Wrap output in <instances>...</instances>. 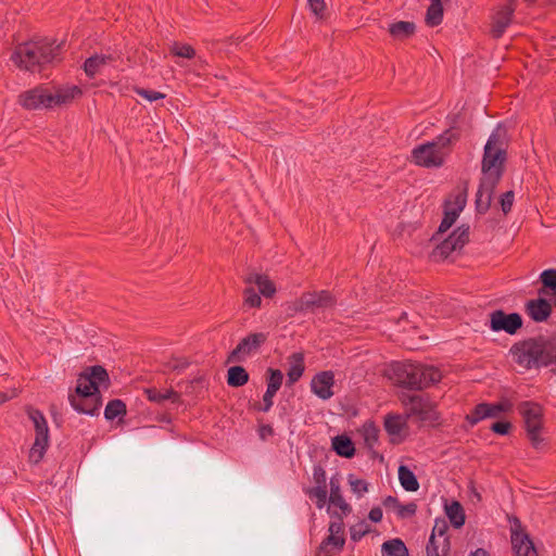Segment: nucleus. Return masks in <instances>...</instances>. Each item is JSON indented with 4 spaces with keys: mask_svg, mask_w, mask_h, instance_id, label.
<instances>
[{
    "mask_svg": "<svg viewBox=\"0 0 556 556\" xmlns=\"http://www.w3.org/2000/svg\"><path fill=\"white\" fill-rule=\"evenodd\" d=\"M488 414L486 403H480L466 415V421H468L470 426H476L481 420L488 418Z\"/></svg>",
    "mask_w": 556,
    "mask_h": 556,
    "instance_id": "nucleus-39",
    "label": "nucleus"
},
{
    "mask_svg": "<svg viewBox=\"0 0 556 556\" xmlns=\"http://www.w3.org/2000/svg\"><path fill=\"white\" fill-rule=\"evenodd\" d=\"M290 368L287 372L289 386L295 383L302 377L305 369L303 354L293 353L290 356Z\"/></svg>",
    "mask_w": 556,
    "mask_h": 556,
    "instance_id": "nucleus-28",
    "label": "nucleus"
},
{
    "mask_svg": "<svg viewBox=\"0 0 556 556\" xmlns=\"http://www.w3.org/2000/svg\"><path fill=\"white\" fill-rule=\"evenodd\" d=\"M81 93V89L77 86L48 88L40 85L22 92L18 96V103L26 110L53 109L71 103Z\"/></svg>",
    "mask_w": 556,
    "mask_h": 556,
    "instance_id": "nucleus-4",
    "label": "nucleus"
},
{
    "mask_svg": "<svg viewBox=\"0 0 556 556\" xmlns=\"http://www.w3.org/2000/svg\"><path fill=\"white\" fill-rule=\"evenodd\" d=\"M262 304V299L258 292L255 291L253 286L248 285L243 290V307L256 308Z\"/></svg>",
    "mask_w": 556,
    "mask_h": 556,
    "instance_id": "nucleus-38",
    "label": "nucleus"
},
{
    "mask_svg": "<svg viewBox=\"0 0 556 556\" xmlns=\"http://www.w3.org/2000/svg\"><path fill=\"white\" fill-rule=\"evenodd\" d=\"M468 241L469 226L462 225L432 250L430 257L433 262L445 261L453 252H459Z\"/></svg>",
    "mask_w": 556,
    "mask_h": 556,
    "instance_id": "nucleus-10",
    "label": "nucleus"
},
{
    "mask_svg": "<svg viewBox=\"0 0 556 556\" xmlns=\"http://www.w3.org/2000/svg\"><path fill=\"white\" fill-rule=\"evenodd\" d=\"M349 483L353 493L358 497L368 491V483L363 479L355 478L353 475L349 476Z\"/></svg>",
    "mask_w": 556,
    "mask_h": 556,
    "instance_id": "nucleus-46",
    "label": "nucleus"
},
{
    "mask_svg": "<svg viewBox=\"0 0 556 556\" xmlns=\"http://www.w3.org/2000/svg\"><path fill=\"white\" fill-rule=\"evenodd\" d=\"M515 193L513 190L504 192L500 198V204L503 213L506 215L511 211Z\"/></svg>",
    "mask_w": 556,
    "mask_h": 556,
    "instance_id": "nucleus-51",
    "label": "nucleus"
},
{
    "mask_svg": "<svg viewBox=\"0 0 556 556\" xmlns=\"http://www.w3.org/2000/svg\"><path fill=\"white\" fill-rule=\"evenodd\" d=\"M389 34L395 40H405L415 35L416 25L414 22L399 21L389 25Z\"/></svg>",
    "mask_w": 556,
    "mask_h": 556,
    "instance_id": "nucleus-24",
    "label": "nucleus"
},
{
    "mask_svg": "<svg viewBox=\"0 0 556 556\" xmlns=\"http://www.w3.org/2000/svg\"><path fill=\"white\" fill-rule=\"evenodd\" d=\"M110 386V378L106 369L101 365L87 367L77 378L75 394L70 395L72 407L78 413L96 415L101 406V394L99 388Z\"/></svg>",
    "mask_w": 556,
    "mask_h": 556,
    "instance_id": "nucleus-2",
    "label": "nucleus"
},
{
    "mask_svg": "<svg viewBox=\"0 0 556 556\" xmlns=\"http://www.w3.org/2000/svg\"><path fill=\"white\" fill-rule=\"evenodd\" d=\"M511 546L516 556H536L533 542L522 531L511 532Z\"/></svg>",
    "mask_w": 556,
    "mask_h": 556,
    "instance_id": "nucleus-21",
    "label": "nucleus"
},
{
    "mask_svg": "<svg viewBox=\"0 0 556 556\" xmlns=\"http://www.w3.org/2000/svg\"><path fill=\"white\" fill-rule=\"evenodd\" d=\"M313 479L316 484L315 486H327V476L321 465L314 466Z\"/></svg>",
    "mask_w": 556,
    "mask_h": 556,
    "instance_id": "nucleus-53",
    "label": "nucleus"
},
{
    "mask_svg": "<svg viewBox=\"0 0 556 556\" xmlns=\"http://www.w3.org/2000/svg\"><path fill=\"white\" fill-rule=\"evenodd\" d=\"M506 130L496 127L490 135L481 163L482 177L476 194V211L485 214L492 204L494 190L500 184L506 161Z\"/></svg>",
    "mask_w": 556,
    "mask_h": 556,
    "instance_id": "nucleus-1",
    "label": "nucleus"
},
{
    "mask_svg": "<svg viewBox=\"0 0 556 556\" xmlns=\"http://www.w3.org/2000/svg\"><path fill=\"white\" fill-rule=\"evenodd\" d=\"M511 429V424L509 421H496L492 424L491 430L501 435H506L509 433Z\"/></svg>",
    "mask_w": 556,
    "mask_h": 556,
    "instance_id": "nucleus-55",
    "label": "nucleus"
},
{
    "mask_svg": "<svg viewBox=\"0 0 556 556\" xmlns=\"http://www.w3.org/2000/svg\"><path fill=\"white\" fill-rule=\"evenodd\" d=\"M332 448L341 457L351 458L355 454L353 441L348 435H337L332 439Z\"/></svg>",
    "mask_w": 556,
    "mask_h": 556,
    "instance_id": "nucleus-27",
    "label": "nucleus"
},
{
    "mask_svg": "<svg viewBox=\"0 0 556 556\" xmlns=\"http://www.w3.org/2000/svg\"><path fill=\"white\" fill-rule=\"evenodd\" d=\"M10 397L5 394V393H0V403H4L9 400Z\"/></svg>",
    "mask_w": 556,
    "mask_h": 556,
    "instance_id": "nucleus-61",
    "label": "nucleus"
},
{
    "mask_svg": "<svg viewBox=\"0 0 556 556\" xmlns=\"http://www.w3.org/2000/svg\"><path fill=\"white\" fill-rule=\"evenodd\" d=\"M267 334L264 332H254L240 340L238 345L229 353L227 363H241L247 356L256 353L266 342Z\"/></svg>",
    "mask_w": 556,
    "mask_h": 556,
    "instance_id": "nucleus-12",
    "label": "nucleus"
},
{
    "mask_svg": "<svg viewBox=\"0 0 556 556\" xmlns=\"http://www.w3.org/2000/svg\"><path fill=\"white\" fill-rule=\"evenodd\" d=\"M450 127L441 135H439L435 139L430 141L432 144H435V149L443 152V159L445 160L446 155L451 151V147L455 144L460 138V131L457 127V115L448 116Z\"/></svg>",
    "mask_w": 556,
    "mask_h": 556,
    "instance_id": "nucleus-18",
    "label": "nucleus"
},
{
    "mask_svg": "<svg viewBox=\"0 0 556 556\" xmlns=\"http://www.w3.org/2000/svg\"><path fill=\"white\" fill-rule=\"evenodd\" d=\"M134 90L138 96L144 98L149 102L162 100L166 97L165 93H162L160 91L144 89L140 87H136Z\"/></svg>",
    "mask_w": 556,
    "mask_h": 556,
    "instance_id": "nucleus-48",
    "label": "nucleus"
},
{
    "mask_svg": "<svg viewBox=\"0 0 556 556\" xmlns=\"http://www.w3.org/2000/svg\"><path fill=\"white\" fill-rule=\"evenodd\" d=\"M554 296H555V306H556V292L554 293Z\"/></svg>",
    "mask_w": 556,
    "mask_h": 556,
    "instance_id": "nucleus-64",
    "label": "nucleus"
},
{
    "mask_svg": "<svg viewBox=\"0 0 556 556\" xmlns=\"http://www.w3.org/2000/svg\"><path fill=\"white\" fill-rule=\"evenodd\" d=\"M282 380H283V375H282L281 370L274 369V368L267 369L266 382H267L268 390L275 391L277 393L278 390L281 388Z\"/></svg>",
    "mask_w": 556,
    "mask_h": 556,
    "instance_id": "nucleus-41",
    "label": "nucleus"
},
{
    "mask_svg": "<svg viewBox=\"0 0 556 556\" xmlns=\"http://www.w3.org/2000/svg\"><path fill=\"white\" fill-rule=\"evenodd\" d=\"M369 532L370 527L365 520L358 521L350 528L351 540L354 542H358Z\"/></svg>",
    "mask_w": 556,
    "mask_h": 556,
    "instance_id": "nucleus-43",
    "label": "nucleus"
},
{
    "mask_svg": "<svg viewBox=\"0 0 556 556\" xmlns=\"http://www.w3.org/2000/svg\"><path fill=\"white\" fill-rule=\"evenodd\" d=\"M334 298L327 290L319 292H305L294 302V309L296 312L314 313L319 308L331 307L334 305Z\"/></svg>",
    "mask_w": 556,
    "mask_h": 556,
    "instance_id": "nucleus-13",
    "label": "nucleus"
},
{
    "mask_svg": "<svg viewBox=\"0 0 556 556\" xmlns=\"http://www.w3.org/2000/svg\"><path fill=\"white\" fill-rule=\"evenodd\" d=\"M249 381V374L242 366H232L227 372V383L230 387H242Z\"/></svg>",
    "mask_w": 556,
    "mask_h": 556,
    "instance_id": "nucleus-31",
    "label": "nucleus"
},
{
    "mask_svg": "<svg viewBox=\"0 0 556 556\" xmlns=\"http://www.w3.org/2000/svg\"><path fill=\"white\" fill-rule=\"evenodd\" d=\"M516 10V0H507L493 15L491 34L494 38H501L513 21Z\"/></svg>",
    "mask_w": 556,
    "mask_h": 556,
    "instance_id": "nucleus-17",
    "label": "nucleus"
},
{
    "mask_svg": "<svg viewBox=\"0 0 556 556\" xmlns=\"http://www.w3.org/2000/svg\"><path fill=\"white\" fill-rule=\"evenodd\" d=\"M382 505L387 508V509H392L396 513L397 510V507L400 505V502L397 500V497L395 496H387L383 501H382Z\"/></svg>",
    "mask_w": 556,
    "mask_h": 556,
    "instance_id": "nucleus-57",
    "label": "nucleus"
},
{
    "mask_svg": "<svg viewBox=\"0 0 556 556\" xmlns=\"http://www.w3.org/2000/svg\"><path fill=\"white\" fill-rule=\"evenodd\" d=\"M382 509L380 507H372L368 514V518L372 522H379L382 519Z\"/></svg>",
    "mask_w": 556,
    "mask_h": 556,
    "instance_id": "nucleus-58",
    "label": "nucleus"
},
{
    "mask_svg": "<svg viewBox=\"0 0 556 556\" xmlns=\"http://www.w3.org/2000/svg\"><path fill=\"white\" fill-rule=\"evenodd\" d=\"M469 556H489V553L483 548H477L475 552H471Z\"/></svg>",
    "mask_w": 556,
    "mask_h": 556,
    "instance_id": "nucleus-60",
    "label": "nucleus"
},
{
    "mask_svg": "<svg viewBox=\"0 0 556 556\" xmlns=\"http://www.w3.org/2000/svg\"><path fill=\"white\" fill-rule=\"evenodd\" d=\"M27 415L34 424L36 437L35 442L29 451V460L38 464L49 445V428L43 414L35 408H28Z\"/></svg>",
    "mask_w": 556,
    "mask_h": 556,
    "instance_id": "nucleus-8",
    "label": "nucleus"
},
{
    "mask_svg": "<svg viewBox=\"0 0 556 556\" xmlns=\"http://www.w3.org/2000/svg\"><path fill=\"white\" fill-rule=\"evenodd\" d=\"M334 375L332 371H321L316 374L312 381L311 388L314 394L326 401L333 395Z\"/></svg>",
    "mask_w": 556,
    "mask_h": 556,
    "instance_id": "nucleus-19",
    "label": "nucleus"
},
{
    "mask_svg": "<svg viewBox=\"0 0 556 556\" xmlns=\"http://www.w3.org/2000/svg\"><path fill=\"white\" fill-rule=\"evenodd\" d=\"M518 413L522 416L527 438L536 451L545 448V439L542 437L543 408L540 404L526 401L518 405Z\"/></svg>",
    "mask_w": 556,
    "mask_h": 556,
    "instance_id": "nucleus-7",
    "label": "nucleus"
},
{
    "mask_svg": "<svg viewBox=\"0 0 556 556\" xmlns=\"http://www.w3.org/2000/svg\"><path fill=\"white\" fill-rule=\"evenodd\" d=\"M243 282L251 286L256 285L260 295L265 298H271L276 293L274 282L266 275L250 273L243 278Z\"/></svg>",
    "mask_w": 556,
    "mask_h": 556,
    "instance_id": "nucleus-23",
    "label": "nucleus"
},
{
    "mask_svg": "<svg viewBox=\"0 0 556 556\" xmlns=\"http://www.w3.org/2000/svg\"><path fill=\"white\" fill-rule=\"evenodd\" d=\"M334 520L329 523V534L325 538L319 547L318 556H333V551L341 552L345 545L343 517L333 514Z\"/></svg>",
    "mask_w": 556,
    "mask_h": 556,
    "instance_id": "nucleus-11",
    "label": "nucleus"
},
{
    "mask_svg": "<svg viewBox=\"0 0 556 556\" xmlns=\"http://www.w3.org/2000/svg\"><path fill=\"white\" fill-rule=\"evenodd\" d=\"M458 213L451 210V201L445 202L444 217L439 226L438 235L448 230L452 225L456 222Z\"/></svg>",
    "mask_w": 556,
    "mask_h": 556,
    "instance_id": "nucleus-40",
    "label": "nucleus"
},
{
    "mask_svg": "<svg viewBox=\"0 0 556 556\" xmlns=\"http://www.w3.org/2000/svg\"><path fill=\"white\" fill-rule=\"evenodd\" d=\"M417 505L414 502L407 503L405 505L401 504L397 507L396 515L401 519H406L416 514Z\"/></svg>",
    "mask_w": 556,
    "mask_h": 556,
    "instance_id": "nucleus-52",
    "label": "nucleus"
},
{
    "mask_svg": "<svg viewBox=\"0 0 556 556\" xmlns=\"http://www.w3.org/2000/svg\"><path fill=\"white\" fill-rule=\"evenodd\" d=\"M412 161L419 166L431 168L440 167L444 163L443 152L435 149V144L426 142L412 150Z\"/></svg>",
    "mask_w": 556,
    "mask_h": 556,
    "instance_id": "nucleus-15",
    "label": "nucleus"
},
{
    "mask_svg": "<svg viewBox=\"0 0 556 556\" xmlns=\"http://www.w3.org/2000/svg\"><path fill=\"white\" fill-rule=\"evenodd\" d=\"M170 53L178 58L193 59L195 50L188 43L174 42L170 47Z\"/></svg>",
    "mask_w": 556,
    "mask_h": 556,
    "instance_id": "nucleus-42",
    "label": "nucleus"
},
{
    "mask_svg": "<svg viewBox=\"0 0 556 556\" xmlns=\"http://www.w3.org/2000/svg\"><path fill=\"white\" fill-rule=\"evenodd\" d=\"M391 371L397 386L410 390L428 388L442 378L438 368L417 363L396 362L391 365Z\"/></svg>",
    "mask_w": 556,
    "mask_h": 556,
    "instance_id": "nucleus-6",
    "label": "nucleus"
},
{
    "mask_svg": "<svg viewBox=\"0 0 556 556\" xmlns=\"http://www.w3.org/2000/svg\"><path fill=\"white\" fill-rule=\"evenodd\" d=\"M366 441H367V442H369V441H370V434H368V435L366 437Z\"/></svg>",
    "mask_w": 556,
    "mask_h": 556,
    "instance_id": "nucleus-63",
    "label": "nucleus"
},
{
    "mask_svg": "<svg viewBox=\"0 0 556 556\" xmlns=\"http://www.w3.org/2000/svg\"><path fill=\"white\" fill-rule=\"evenodd\" d=\"M522 327V317L518 313L506 314L502 309H496L490 314V328L492 331H505L508 334H515Z\"/></svg>",
    "mask_w": 556,
    "mask_h": 556,
    "instance_id": "nucleus-16",
    "label": "nucleus"
},
{
    "mask_svg": "<svg viewBox=\"0 0 556 556\" xmlns=\"http://www.w3.org/2000/svg\"><path fill=\"white\" fill-rule=\"evenodd\" d=\"M127 413L126 404L118 399L111 400L104 409V417L108 420H113L116 417H123Z\"/></svg>",
    "mask_w": 556,
    "mask_h": 556,
    "instance_id": "nucleus-37",
    "label": "nucleus"
},
{
    "mask_svg": "<svg viewBox=\"0 0 556 556\" xmlns=\"http://www.w3.org/2000/svg\"><path fill=\"white\" fill-rule=\"evenodd\" d=\"M27 415L34 424L36 437L35 442L29 451V460L38 464L49 445V428L43 414L35 408H28Z\"/></svg>",
    "mask_w": 556,
    "mask_h": 556,
    "instance_id": "nucleus-9",
    "label": "nucleus"
},
{
    "mask_svg": "<svg viewBox=\"0 0 556 556\" xmlns=\"http://www.w3.org/2000/svg\"><path fill=\"white\" fill-rule=\"evenodd\" d=\"M399 480L404 490L416 492L419 489V482L415 473L406 466L399 467Z\"/></svg>",
    "mask_w": 556,
    "mask_h": 556,
    "instance_id": "nucleus-30",
    "label": "nucleus"
},
{
    "mask_svg": "<svg viewBox=\"0 0 556 556\" xmlns=\"http://www.w3.org/2000/svg\"><path fill=\"white\" fill-rule=\"evenodd\" d=\"M511 405L507 402H500V403H486V408L489 410L488 418H497L501 416V414L508 412L510 409Z\"/></svg>",
    "mask_w": 556,
    "mask_h": 556,
    "instance_id": "nucleus-45",
    "label": "nucleus"
},
{
    "mask_svg": "<svg viewBox=\"0 0 556 556\" xmlns=\"http://www.w3.org/2000/svg\"><path fill=\"white\" fill-rule=\"evenodd\" d=\"M59 48L60 46L47 40L24 42L15 48L11 60L21 70L40 72L55 59Z\"/></svg>",
    "mask_w": 556,
    "mask_h": 556,
    "instance_id": "nucleus-5",
    "label": "nucleus"
},
{
    "mask_svg": "<svg viewBox=\"0 0 556 556\" xmlns=\"http://www.w3.org/2000/svg\"><path fill=\"white\" fill-rule=\"evenodd\" d=\"M382 556H408V551L402 540L393 539L382 544Z\"/></svg>",
    "mask_w": 556,
    "mask_h": 556,
    "instance_id": "nucleus-33",
    "label": "nucleus"
},
{
    "mask_svg": "<svg viewBox=\"0 0 556 556\" xmlns=\"http://www.w3.org/2000/svg\"><path fill=\"white\" fill-rule=\"evenodd\" d=\"M114 58L111 54H94L88 58L84 63V70L88 77H94L100 68L112 62Z\"/></svg>",
    "mask_w": 556,
    "mask_h": 556,
    "instance_id": "nucleus-26",
    "label": "nucleus"
},
{
    "mask_svg": "<svg viewBox=\"0 0 556 556\" xmlns=\"http://www.w3.org/2000/svg\"><path fill=\"white\" fill-rule=\"evenodd\" d=\"M329 503L341 510V516H348L352 511V507L348 504L341 493V478L340 476L333 475L329 481Z\"/></svg>",
    "mask_w": 556,
    "mask_h": 556,
    "instance_id": "nucleus-20",
    "label": "nucleus"
},
{
    "mask_svg": "<svg viewBox=\"0 0 556 556\" xmlns=\"http://www.w3.org/2000/svg\"><path fill=\"white\" fill-rule=\"evenodd\" d=\"M311 11L318 18L324 17V11L326 9L325 0H307Z\"/></svg>",
    "mask_w": 556,
    "mask_h": 556,
    "instance_id": "nucleus-54",
    "label": "nucleus"
},
{
    "mask_svg": "<svg viewBox=\"0 0 556 556\" xmlns=\"http://www.w3.org/2000/svg\"><path fill=\"white\" fill-rule=\"evenodd\" d=\"M370 441H377V435H376V433H374L372 435H370Z\"/></svg>",
    "mask_w": 556,
    "mask_h": 556,
    "instance_id": "nucleus-62",
    "label": "nucleus"
},
{
    "mask_svg": "<svg viewBox=\"0 0 556 556\" xmlns=\"http://www.w3.org/2000/svg\"><path fill=\"white\" fill-rule=\"evenodd\" d=\"M510 353L525 369L556 365V337L539 336L516 342Z\"/></svg>",
    "mask_w": 556,
    "mask_h": 556,
    "instance_id": "nucleus-3",
    "label": "nucleus"
},
{
    "mask_svg": "<svg viewBox=\"0 0 556 556\" xmlns=\"http://www.w3.org/2000/svg\"><path fill=\"white\" fill-rule=\"evenodd\" d=\"M147 399L156 404H162L165 401H170L172 403H178L180 400L179 393L174 391L173 389L160 390L156 388H148L144 390Z\"/></svg>",
    "mask_w": 556,
    "mask_h": 556,
    "instance_id": "nucleus-25",
    "label": "nucleus"
},
{
    "mask_svg": "<svg viewBox=\"0 0 556 556\" xmlns=\"http://www.w3.org/2000/svg\"><path fill=\"white\" fill-rule=\"evenodd\" d=\"M467 202V184L454 194V200L451 202V210L460 213Z\"/></svg>",
    "mask_w": 556,
    "mask_h": 556,
    "instance_id": "nucleus-44",
    "label": "nucleus"
},
{
    "mask_svg": "<svg viewBox=\"0 0 556 556\" xmlns=\"http://www.w3.org/2000/svg\"><path fill=\"white\" fill-rule=\"evenodd\" d=\"M189 366V362L186 358H173L167 364L166 367L169 370L181 371Z\"/></svg>",
    "mask_w": 556,
    "mask_h": 556,
    "instance_id": "nucleus-56",
    "label": "nucleus"
},
{
    "mask_svg": "<svg viewBox=\"0 0 556 556\" xmlns=\"http://www.w3.org/2000/svg\"><path fill=\"white\" fill-rule=\"evenodd\" d=\"M447 530H448V526H447L446 521L443 519H437L434 522L431 535H430L432 543L434 542V539H438V538L448 539V536L446 535Z\"/></svg>",
    "mask_w": 556,
    "mask_h": 556,
    "instance_id": "nucleus-47",
    "label": "nucleus"
},
{
    "mask_svg": "<svg viewBox=\"0 0 556 556\" xmlns=\"http://www.w3.org/2000/svg\"><path fill=\"white\" fill-rule=\"evenodd\" d=\"M443 21V7L441 0L432 1L427 9L425 22L429 27L438 26Z\"/></svg>",
    "mask_w": 556,
    "mask_h": 556,
    "instance_id": "nucleus-32",
    "label": "nucleus"
},
{
    "mask_svg": "<svg viewBox=\"0 0 556 556\" xmlns=\"http://www.w3.org/2000/svg\"><path fill=\"white\" fill-rule=\"evenodd\" d=\"M304 493L315 502L317 508L321 509L325 507L328 500L327 486H312L304 489Z\"/></svg>",
    "mask_w": 556,
    "mask_h": 556,
    "instance_id": "nucleus-36",
    "label": "nucleus"
},
{
    "mask_svg": "<svg viewBox=\"0 0 556 556\" xmlns=\"http://www.w3.org/2000/svg\"><path fill=\"white\" fill-rule=\"evenodd\" d=\"M450 551V539H434L432 543L431 538L427 544V556H446Z\"/></svg>",
    "mask_w": 556,
    "mask_h": 556,
    "instance_id": "nucleus-35",
    "label": "nucleus"
},
{
    "mask_svg": "<svg viewBox=\"0 0 556 556\" xmlns=\"http://www.w3.org/2000/svg\"><path fill=\"white\" fill-rule=\"evenodd\" d=\"M445 513L454 528L458 529L465 525L466 516L459 502L453 501L445 505Z\"/></svg>",
    "mask_w": 556,
    "mask_h": 556,
    "instance_id": "nucleus-29",
    "label": "nucleus"
},
{
    "mask_svg": "<svg viewBox=\"0 0 556 556\" xmlns=\"http://www.w3.org/2000/svg\"><path fill=\"white\" fill-rule=\"evenodd\" d=\"M527 314L536 323L545 321L551 313L552 305L551 303L542 298L530 300L526 304Z\"/></svg>",
    "mask_w": 556,
    "mask_h": 556,
    "instance_id": "nucleus-22",
    "label": "nucleus"
},
{
    "mask_svg": "<svg viewBox=\"0 0 556 556\" xmlns=\"http://www.w3.org/2000/svg\"><path fill=\"white\" fill-rule=\"evenodd\" d=\"M276 395V392L275 391H271V390H268L266 389L264 395H263V403H257L255 405V409L257 410H261V412H268L273 405H274V396Z\"/></svg>",
    "mask_w": 556,
    "mask_h": 556,
    "instance_id": "nucleus-50",
    "label": "nucleus"
},
{
    "mask_svg": "<svg viewBox=\"0 0 556 556\" xmlns=\"http://www.w3.org/2000/svg\"><path fill=\"white\" fill-rule=\"evenodd\" d=\"M540 278L545 288H549L554 293H556V269L544 270Z\"/></svg>",
    "mask_w": 556,
    "mask_h": 556,
    "instance_id": "nucleus-49",
    "label": "nucleus"
},
{
    "mask_svg": "<svg viewBox=\"0 0 556 556\" xmlns=\"http://www.w3.org/2000/svg\"><path fill=\"white\" fill-rule=\"evenodd\" d=\"M401 400L406 406L408 416H416L421 421H432L438 419L433 405L424 396L407 394L403 395Z\"/></svg>",
    "mask_w": 556,
    "mask_h": 556,
    "instance_id": "nucleus-14",
    "label": "nucleus"
},
{
    "mask_svg": "<svg viewBox=\"0 0 556 556\" xmlns=\"http://www.w3.org/2000/svg\"><path fill=\"white\" fill-rule=\"evenodd\" d=\"M258 432H260L261 439L265 440L267 437L274 434V429L270 425H262L260 427Z\"/></svg>",
    "mask_w": 556,
    "mask_h": 556,
    "instance_id": "nucleus-59",
    "label": "nucleus"
},
{
    "mask_svg": "<svg viewBox=\"0 0 556 556\" xmlns=\"http://www.w3.org/2000/svg\"><path fill=\"white\" fill-rule=\"evenodd\" d=\"M406 426V419L400 415H387L384 429L390 435H400Z\"/></svg>",
    "mask_w": 556,
    "mask_h": 556,
    "instance_id": "nucleus-34",
    "label": "nucleus"
}]
</instances>
